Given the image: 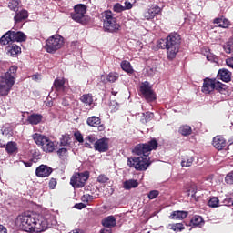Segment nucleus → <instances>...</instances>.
<instances>
[{"mask_svg":"<svg viewBox=\"0 0 233 233\" xmlns=\"http://www.w3.org/2000/svg\"><path fill=\"white\" fill-rule=\"evenodd\" d=\"M158 142L156 138H151L147 143H139L135 146L133 153L136 156L143 157H131L127 159V165L129 167L137 171L147 170L148 167L152 164L149 157H147L153 150H157Z\"/></svg>","mask_w":233,"mask_h":233,"instance_id":"1","label":"nucleus"},{"mask_svg":"<svg viewBox=\"0 0 233 233\" xmlns=\"http://www.w3.org/2000/svg\"><path fill=\"white\" fill-rule=\"evenodd\" d=\"M17 224L23 231L41 233L48 228L47 220L41 214L25 212L16 218Z\"/></svg>","mask_w":233,"mask_h":233,"instance_id":"2","label":"nucleus"},{"mask_svg":"<svg viewBox=\"0 0 233 233\" xmlns=\"http://www.w3.org/2000/svg\"><path fill=\"white\" fill-rule=\"evenodd\" d=\"M181 46V35L174 32L168 35V36L164 39L161 38L157 42V48L167 49V56L168 59L173 60L176 58L177 54L179 51V46Z\"/></svg>","mask_w":233,"mask_h":233,"instance_id":"3","label":"nucleus"},{"mask_svg":"<svg viewBox=\"0 0 233 233\" xmlns=\"http://www.w3.org/2000/svg\"><path fill=\"white\" fill-rule=\"evenodd\" d=\"M17 66H12L8 71L0 76V96H7L17 76Z\"/></svg>","mask_w":233,"mask_h":233,"instance_id":"4","label":"nucleus"},{"mask_svg":"<svg viewBox=\"0 0 233 233\" xmlns=\"http://www.w3.org/2000/svg\"><path fill=\"white\" fill-rule=\"evenodd\" d=\"M101 19L104 23L105 32L118 33L121 25L117 24L116 17L112 11H104L101 13Z\"/></svg>","mask_w":233,"mask_h":233,"instance_id":"5","label":"nucleus"},{"mask_svg":"<svg viewBox=\"0 0 233 233\" xmlns=\"http://www.w3.org/2000/svg\"><path fill=\"white\" fill-rule=\"evenodd\" d=\"M26 35L22 31L9 30L0 37L1 46H8L10 43H25Z\"/></svg>","mask_w":233,"mask_h":233,"instance_id":"6","label":"nucleus"},{"mask_svg":"<svg viewBox=\"0 0 233 233\" xmlns=\"http://www.w3.org/2000/svg\"><path fill=\"white\" fill-rule=\"evenodd\" d=\"M64 46V38L60 35H54L46 40L45 49L50 54L58 51Z\"/></svg>","mask_w":233,"mask_h":233,"instance_id":"7","label":"nucleus"},{"mask_svg":"<svg viewBox=\"0 0 233 233\" xmlns=\"http://www.w3.org/2000/svg\"><path fill=\"white\" fill-rule=\"evenodd\" d=\"M88 178H90V173L88 171L76 173L71 177L70 184L74 188H82L85 187Z\"/></svg>","mask_w":233,"mask_h":233,"instance_id":"8","label":"nucleus"},{"mask_svg":"<svg viewBox=\"0 0 233 233\" xmlns=\"http://www.w3.org/2000/svg\"><path fill=\"white\" fill-rule=\"evenodd\" d=\"M140 93L147 103H152L157 99L156 93L152 89L149 82H143L140 86Z\"/></svg>","mask_w":233,"mask_h":233,"instance_id":"9","label":"nucleus"},{"mask_svg":"<svg viewBox=\"0 0 233 233\" xmlns=\"http://www.w3.org/2000/svg\"><path fill=\"white\" fill-rule=\"evenodd\" d=\"M94 148L96 151H98L100 153L107 152L109 150V138H99L95 142Z\"/></svg>","mask_w":233,"mask_h":233,"instance_id":"10","label":"nucleus"},{"mask_svg":"<svg viewBox=\"0 0 233 233\" xmlns=\"http://www.w3.org/2000/svg\"><path fill=\"white\" fill-rule=\"evenodd\" d=\"M219 81H217L216 79L211 78H205L203 79V86H202V93L203 94H210L212 91L215 90L217 83Z\"/></svg>","mask_w":233,"mask_h":233,"instance_id":"11","label":"nucleus"},{"mask_svg":"<svg viewBox=\"0 0 233 233\" xmlns=\"http://www.w3.org/2000/svg\"><path fill=\"white\" fill-rule=\"evenodd\" d=\"M90 127H97L99 132H104L106 129L105 124H102V119L96 116H92L86 120Z\"/></svg>","mask_w":233,"mask_h":233,"instance_id":"12","label":"nucleus"},{"mask_svg":"<svg viewBox=\"0 0 233 233\" xmlns=\"http://www.w3.org/2000/svg\"><path fill=\"white\" fill-rule=\"evenodd\" d=\"M53 173V168L46 165H40L36 167V177L40 178L48 177Z\"/></svg>","mask_w":233,"mask_h":233,"instance_id":"13","label":"nucleus"},{"mask_svg":"<svg viewBox=\"0 0 233 233\" xmlns=\"http://www.w3.org/2000/svg\"><path fill=\"white\" fill-rule=\"evenodd\" d=\"M161 13V8L157 5H153L145 12L144 16L147 20L154 19L156 15Z\"/></svg>","mask_w":233,"mask_h":233,"instance_id":"14","label":"nucleus"},{"mask_svg":"<svg viewBox=\"0 0 233 233\" xmlns=\"http://www.w3.org/2000/svg\"><path fill=\"white\" fill-rule=\"evenodd\" d=\"M218 78L224 83H229L232 80V72H229L227 68H221L218 72Z\"/></svg>","mask_w":233,"mask_h":233,"instance_id":"15","label":"nucleus"},{"mask_svg":"<svg viewBox=\"0 0 233 233\" xmlns=\"http://www.w3.org/2000/svg\"><path fill=\"white\" fill-rule=\"evenodd\" d=\"M212 145L217 150H223L227 147V140L222 136L213 138Z\"/></svg>","mask_w":233,"mask_h":233,"instance_id":"16","label":"nucleus"},{"mask_svg":"<svg viewBox=\"0 0 233 233\" xmlns=\"http://www.w3.org/2000/svg\"><path fill=\"white\" fill-rule=\"evenodd\" d=\"M21 53V47L17 44H9L7 47V54L10 56L17 57L18 55Z\"/></svg>","mask_w":233,"mask_h":233,"instance_id":"17","label":"nucleus"},{"mask_svg":"<svg viewBox=\"0 0 233 233\" xmlns=\"http://www.w3.org/2000/svg\"><path fill=\"white\" fill-rule=\"evenodd\" d=\"M66 81L64 78H56L54 81V88L56 92L63 93L66 90Z\"/></svg>","mask_w":233,"mask_h":233,"instance_id":"18","label":"nucleus"},{"mask_svg":"<svg viewBox=\"0 0 233 233\" xmlns=\"http://www.w3.org/2000/svg\"><path fill=\"white\" fill-rule=\"evenodd\" d=\"M102 226L106 228H114L116 226V220L114 216H108L106 218L102 219Z\"/></svg>","mask_w":233,"mask_h":233,"instance_id":"19","label":"nucleus"},{"mask_svg":"<svg viewBox=\"0 0 233 233\" xmlns=\"http://www.w3.org/2000/svg\"><path fill=\"white\" fill-rule=\"evenodd\" d=\"M43 120V115L41 114H32L27 117V122L33 126L40 124Z\"/></svg>","mask_w":233,"mask_h":233,"instance_id":"20","label":"nucleus"},{"mask_svg":"<svg viewBox=\"0 0 233 233\" xmlns=\"http://www.w3.org/2000/svg\"><path fill=\"white\" fill-rule=\"evenodd\" d=\"M33 140L35 141V143H36L37 146H41L45 143H46L49 138L40 133H35L33 134Z\"/></svg>","mask_w":233,"mask_h":233,"instance_id":"21","label":"nucleus"},{"mask_svg":"<svg viewBox=\"0 0 233 233\" xmlns=\"http://www.w3.org/2000/svg\"><path fill=\"white\" fill-rule=\"evenodd\" d=\"M188 212L187 211H174L171 216H169V218L173 220H183L187 218Z\"/></svg>","mask_w":233,"mask_h":233,"instance_id":"22","label":"nucleus"},{"mask_svg":"<svg viewBox=\"0 0 233 233\" xmlns=\"http://www.w3.org/2000/svg\"><path fill=\"white\" fill-rule=\"evenodd\" d=\"M28 16H29L28 11L22 10V11L16 12L14 17L15 23H21L24 20L28 19Z\"/></svg>","mask_w":233,"mask_h":233,"instance_id":"23","label":"nucleus"},{"mask_svg":"<svg viewBox=\"0 0 233 233\" xmlns=\"http://www.w3.org/2000/svg\"><path fill=\"white\" fill-rule=\"evenodd\" d=\"M213 23L217 24L219 28H228L230 22L228 19L224 18V16H220L218 18H215L213 20Z\"/></svg>","mask_w":233,"mask_h":233,"instance_id":"24","label":"nucleus"},{"mask_svg":"<svg viewBox=\"0 0 233 233\" xmlns=\"http://www.w3.org/2000/svg\"><path fill=\"white\" fill-rule=\"evenodd\" d=\"M40 147L46 153H53L55 150V144L51 139L47 140L46 143L41 145Z\"/></svg>","mask_w":233,"mask_h":233,"instance_id":"25","label":"nucleus"},{"mask_svg":"<svg viewBox=\"0 0 233 233\" xmlns=\"http://www.w3.org/2000/svg\"><path fill=\"white\" fill-rule=\"evenodd\" d=\"M138 181L135 179L126 180L123 183V188L130 190L131 188H137L138 187Z\"/></svg>","mask_w":233,"mask_h":233,"instance_id":"26","label":"nucleus"},{"mask_svg":"<svg viewBox=\"0 0 233 233\" xmlns=\"http://www.w3.org/2000/svg\"><path fill=\"white\" fill-rule=\"evenodd\" d=\"M5 151H7L9 155L17 153L18 151L17 143L13 141L8 142L7 145H5Z\"/></svg>","mask_w":233,"mask_h":233,"instance_id":"27","label":"nucleus"},{"mask_svg":"<svg viewBox=\"0 0 233 233\" xmlns=\"http://www.w3.org/2000/svg\"><path fill=\"white\" fill-rule=\"evenodd\" d=\"M214 90H217L219 94L227 95L228 93V87L222 82H217Z\"/></svg>","mask_w":233,"mask_h":233,"instance_id":"28","label":"nucleus"},{"mask_svg":"<svg viewBox=\"0 0 233 233\" xmlns=\"http://www.w3.org/2000/svg\"><path fill=\"white\" fill-rule=\"evenodd\" d=\"M190 223L193 227H201L204 225V219L199 215H195L192 217Z\"/></svg>","mask_w":233,"mask_h":233,"instance_id":"29","label":"nucleus"},{"mask_svg":"<svg viewBox=\"0 0 233 233\" xmlns=\"http://www.w3.org/2000/svg\"><path fill=\"white\" fill-rule=\"evenodd\" d=\"M178 132L182 134L183 137H188L192 134V127L188 125H183L179 127Z\"/></svg>","mask_w":233,"mask_h":233,"instance_id":"30","label":"nucleus"},{"mask_svg":"<svg viewBox=\"0 0 233 233\" xmlns=\"http://www.w3.org/2000/svg\"><path fill=\"white\" fill-rule=\"evenodd\" d=\"M194 157L190 156H185L182 158L181 165L183 167H189L193 165Z\"/></svg>","mask_w":233,"mask_h":233,"instance_id":"31","label":"nucleus"},{"mask_svg":"<svg viewBox=\"0 0 233 233\" xmlns=\"http://www.w3.org/2000/svg\"><path fill=\"white\" fill-rule=\"evenodd\" d=\"M79 100H81L83 104L89 106L94 102L92 94H85L79 98Z\"/></svg>","mask_w":233,"mask_h":233,"instance_id":"32","label":"nucleus"},{"mask_svg":"<svg viewBox=\"0 0 233 233\" xmlns=\"http://www.w3.org/2000/svg\"><path fill=\"white\" fill-rule=\"evenodd\" d=\"M121 68L123 71H126L127 74H133L134 72L131 63L127 60H124L121 62Z\"/></svg>","mask_w":233,"mask_h":233,"instance_id":"33","label":"nucleus"},{"mask_svg":"<svg viewBox=\"0 0 233 233\" xmlns=\"http://www.w3.org/2000/svg\"><path fill=\"white\" fill-rule=\"evenodd\" d=\"M220 200L218 197H212L208 201V206L210 208H219Z\"/></svg>","mask_w":233,"mask_h":233,"instance_id":"34","label":"nucleus"},{"mask_svg":"<svg viewBox=\"0 0 233 233\" xmlns=\"http://www.w3.org/2000/svg\"><path fill=\"white\" fill-rule=\"evenodd\" d=\"M71 18L76 23H83V19H85V15L81 13H71Z\"/></svg>","mask_w":233,"mask_h":233,"instance_id":"35","label":"nucleus"},{"mask_svg":"<svg viewBox=\"0 0 233 233\" xmlns=\"http://www.w3.org/2000/svg\"><path fill=\"white\" fill-rule=\"evenodd\" d=\"M20 1L18 0H11L8 4V7L11 11L18 12Z\"/></svg>","mask_w":233,"mask_h":233,"instance_id":"36","label":"nucleus"},{"mask_svg":"<svg viewBox=\"0 0 233 233\" xmlns=\"http://www.w3.org/2000/svg\"><path fill=\"white\" fill-rule=\"evenodd\" d=\"M74 13L86 15V5L79 4L74 6Z\"/></svg>","mask_w":233,"mask_h":233,"instance_id":"37","label":"nucleus"},{"mask_svg":"<svg viewBox=\"0 0 233 233\" xmlns=\"http://www.w3.org/2000/svg\"><path fill=\"white\" fill-rule=\"evenodd\" d=\"M223 48L226 54H233V39H229Z\"/></svg>","mask_w":233,"mask_h":233,"instance_id":"38","label":"nucleus"},{"mask_svg":"<svg viewBox=\"0 0 233 233\" xmlns=\"http://www.w3.org/2000/svg\"><path fill=\"white\" fill-rule=\"evenodd\" d=\"M117 79H119V75L116 72H110L106 76V80L109 83H115Z\"/></svg>","mask_w":233,"mask_h":233,"instance_id":"39","label":"nucleus"},{"mask_svg":"<svg viewBox=\"0 0 233 233\" xmlns=\"http://www.w3.org/2000/svg\"><path fill=\"white\" fill-rule=\"evenodd\" d=\"M68 153V149H66V147H61L58 149V151H56V154H58L60 158H65L67 156Z\"/></svg>","mask_w":233,"mask_h":233,"instance_id":"40","label":"nucleus"},{"mask_svg":"<svg viewBox=\"0 0 233 233\" xmlns=\"http://www.w3.org/2000/svg\"><path fill=\"white\" fill-rule=\"evenodd\" d=\"M125 10H126L125 6L121 5L120 3H116L115 5H113V12L122 13Z\"/></svg>","mask_w":233,"mask_h":233,"instance_id":"41","label":"nucleus"},{"mask_svg":"<svg viewBox=\"0 0 233 233\" xmlns=\"http://www.w3.org/2000/svg\"><path fill=\"white\" fill-rule=\"evenodd\" d=\"M69 140H70V138H69L68 136H66V135L62 136V137L60 139V146L61 147L68 146L69 145Z\"/></svg>","mask_w":233,"mask_h":233,"instance_id":"42","label":"nucleus"},{"mask_svg":"<svg viewBox=\"0 0 233 233\" xmlns=\"http://www.w3.org/2000/svg\"><path fill=\"white\" fill-rule=\"evenodd\" d=\"M108 180H109V177L104 174L99 175V177H96V181H98V183L100 184H106L108 182Z\"/></svg>","mask_w":233,"mask_h":233,"instance_id":"43","label":"nucleus"},{"mask_svg":"<svg viewBox=\"0 0 233 233\" xmlns=\"http://www.w3.org/2000/svg\"><path fill=\"white\" fill-rule=\"evenodd\" d=\"M171 229L173 231H183L185 229V227L183 224L178 223V224H173L171 227Z\"/></svg>","mask_w":233,"mask_h":233,"instance_id":"44","label":"nucleus"},{"mask_svg":"<svg viewBox=\"0 0 233 233\" xmlns=\"http://www.w3.org/2000/svg\"><path fill=\"white\" fill-rule=\"evenodd\" d=\"M110 109L112 113H116L119 109V104L113 100L110 102Z\"/></svg>","mask_w":233,"mask_h":233,"instance_id":"45","label":"nucleus"},{"mask_svg":"<svg viewBox=\"0 0 233 233\" xmlns=\"http://www.w3.org/2000/svg\"><path fill=\"white\" fill-rule=\"evenodd\" d=\"M159 196V191L158 190H151L149 194H147V198H149L150 200L155 199Z\"/></svg>","mask_w":233,"mask_h":233,"instance_id":"46","label":"nucleus"},{"mask_svg":"<svg viewBox=\"0 0 233 233\" xmlns=\"http://www.w3.org/2000/svg\"><path fill=\"white\" fill-rule=\"evenodd\" d=\"M74 137H76V140L78 141L79 143L85 142V139L83 138V135L81 134L80 131H76L74 133Z\"/></svg>","mask_w":233,"mask_h":233,"instance_id":"47","label":"nucleus"},{"mask_svg":"<svg viewBox=\"0 0 233 233\" xmlns=\"http://www.w3.org/2000/svg\"><path fill=\"white\" fill-rule=\"evenodd\" d=\"M93 200H94V197L92 195L86 194V195H83L82 197V201L84 203L92 202Z\"/></svg>","mask_w":233,"mask_h":233,"instance_id":"48","label":"nucleus"},{"mask_svg":"<svg viewBox=\"0 0 233 233\" xmlns=\"http://www.w3.org/2000/svg\"><path fill=\"white\" fill-rule=\"evenodd\" d=\"M226 184H233V173H229L228 176L225 177Z\"/></svg>","mask_w":233,"mask_h":233,"instance_id":"49","label":"nucleus"},{"mask_svg":"<svg viewBox=\"0 0 233 233\" xmlns=\"http://www.w3.org/2000/svg\"><path fill=\"white\" fill-rule=\"evenodd\" d=\"M154 117V113L147 112L145 115V123L150 122Z\"/></svg>","mask_w":233,"mask_h":233,"instance_id":"50","label":"nucleus"},{"mask_svg":"<svg viewBox=\"0 0 233 233\" xmlns=\"http://www.w3.org/2000/svg\"><path fill=\"white\" fill-rule=\"evenodd\" d=\"M56 185H57V180L56 178H51L49 180L48 187L50 189H54L55 187H56Z\"/></svg>","mask_w":233,"mask_h":233,"instance_id":"51","label":"nucleus"},{"mask_svg":"<svg viewBox=\"0 0 233 233\" xmlns=\"http://www.w3.org/2000/svg\"><path fill=\"white\" fill-rule=\"evenodd\" d=\"M86 141H88L90 144L96 143V138L94 135H89L86 137V138H85Z\"/></svg>","mask_w":233,"mask_h":233,"instance_id":"52","label":"nucleus"},{"mask_svg":"<svg viewBox=\"0 0 233 233\" xmlns=\"http://www.w3.org/2000/svg\"><path fill=\"white\" fill-rule=\"evenodd\" d=\"M207 54H205V56H207V60L208 61H214L215 60V56L214 54L208 52V51H206Z\"/></svg>","mask_w":233,"mask_h":233,"instance_id":"53","label":"nucleus"},{"mask_svg":"<svg viewBox=\"0 0 233 233\" xmlns=\"http://www.w3.org/2000/svg\"><path fill=\"white\" fill-rule=\"evenodd\" d=\"M226 65L231 69H233V58L229 57L226 59Z\"/></svg>","mask_w":233,"mask_h":233,"instance_id":"54","label":"nucleus"},{"mask_svg":"<svg viewBox=\"0 0 233 233\" xmlns=\"http://www.w3.org/2000/svg\"><path fill=\"white\" fill-rule=\"evenodd\" d=\"M41 159V155L40 154H33V158L31 159L34 163H36L37 160Z\"/></svg>","mask_w":233,"mask_h":233,"instance_id":"55","label":"nucleus"},{"mask_svg":"<svg viewBox=\"0 0 233 233\" xmlns=\"http://www.w3.org/2000/svg\"><path fill=\"white\" fill-rule=\"evenodd\" d=\"M74 208H76L78 209V210H81L82 208H86V204H83V203H78V204H76V205L74 206Z\"/></svg>","mask_w":233,"mask_h":233,"instance_id":"56","label":"nucleus"},{"mask_svg":"<svg viewBox=\"0 0 233 233\" xmlns=\"http://www.w3.org/2000/svg\"><path fill=\"white\" fill-rule=\"evenodd\" d=\"M189 193H191V198H195V200L198 201V199L196 198V193L198 192V190L195 187H192L191 190H188Z\"/></svg>","mask_w":233,"mask_h":233,"instance_id":"57","label":"nucleus"},{"mask_svg":"<svg viewBox=\"0 0 233 233\" xmlns=\"http://www.w3.org/2000/svg\"><path fill=\"white\" fill-rule=\"evenodd\" d=\"M125 6H124V8H126V10H130V9H132L133 8V5H132V3L131 2H126L125 3Z\"/></svg>","mask_w":233,"mask_h":233,"instance_id":"58","label":"nucleus"},{"mask_svg":"<svg viewBox=\"0 0 233 233\" xmlns=\"http://www.w3.org/2000/svg\"><path fill=\"white\" fill-rule=\"evenodd\" d=\"M21 162L23 163V165L25 166V167H31L34 163V161H32V159L29 160L28 162H25V161H21Z\"/></svg>","mask_w":233,"mask_h":233,"instance_id":"59","label":"nucleus"},{"mask_svg":"<svg viewBox=\"0 0 233 233\" xmlns=\"http://www.w3.org/2000/svg\"><path fill=\"white\" fill-rule=\"evenodd\" d=\"M112 229L111 228H104L100 230L99 233H112Z\"/></svg>","mask_w":233,"mask_h":233,"instance_id":"60","label":"nucleus"},{"mask_svg":"<svg viewBox=\"0 0 233 233\" xmlns=\"http://www.w3.org/2000/svg\"><path fill=\"white\" fill-rule=\"evenodd\" d=\"M69 101L66 100V98L62 99V106H64L65 107L69 106Z\"/></svg>","mask_w":233,"mask_h":233,"instance_id":"61","label":"nucleus"},{"mask_svg":"<svg viewBox=\"0 0 233 233\" xmlns=\"http://www.w3.org/2000/svg\"><path fill=\"white\" fill-rule=\"evenodd\" d=\"M0 233H7V228L0 224Z\"/></svg>","mask_w":233,"mask_h":233,"instance_id":"62","label":"nucleus"},{"mask_svg":"<svg viewBox=\"0 0 233 233\" xmlns=\"http://www.w3.org/2000/svg\"><path fill=\"white\" fill-rule=\"evenodd\" d=\"M85 147H86L87 148H91V144L90 143H85Z\"/></svg>","mask_w":233,"mask_h":233,"instance_id":"63","label":"nucleus"},{"mask_svg":"<svg viewBox=\"0 0 233 233\" xmlns=\"http://www.w3.org/2000/svg\"><path fill=\"white\" fill-rule=\"evenodd\" d=\"M70 233H81L80 229H76V230H73L72 232Z\"/></svg>","mask_w":233,"mask_h":233,"instance_id":"64","label":"nucleus"}]
</instances>
